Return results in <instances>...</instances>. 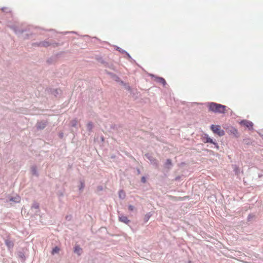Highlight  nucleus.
I'll return each instance as SVG.
<instances>
[{
  "instance_id": "f8f14e48",
  "label": "nucleus",
  "mask_w": 263,
  "mask_h": 263,
  "mask_svg": "<svg viewBox=\"0 0 263 263\" xmlns=\"http://www.w3.org/2000/svg\"><path fill=\"white\" fill-rule=\"evenodd\" d=\"M146 158L152 162H154V163H156L154 161L155 160L153 159V157L152 156H151L149 154H147L146 155Z\"/></svg>"
},
{
  "instance_id": "9d476101",
  "label": "nucleus",
  "mask_w": 263,
  "mask_h": 263,
  "mask_svg": "<svg viewBox=\"0 0 263 263\" xmlns=\"http://www.w3.org/2000/svg\"><path fill=\"white\" fill-rule=\"evenodd\" d=\"M157 81L160 83H162L163 85H164L166 83L165 80L162 78H158Z\"/></svg>"
},
{
  "instance_id": "f257e3e1",
  "label": "nucleus",
  "mask_w": 263,
  "mask_h": 263,
  "mask_svg": "<svg viewBox=\"0 0 263 263\" xmlns=\"http://www.w3.org/2000/svg\"><path fill=\"white\" fill-rule=\"evenodd\" d=\"M210 110L215 112L224 113L227 107L226 106L217 104L215 103H211L209 104Z\"/></svg>"
},
{
  "instance_id": "393cba45",
  "label": "nucleus",
  "mask_w": 263,
  "mask_h": 263,
  "mask_svg": "<svg viewBox=\"0 0 263 263\" xmlns=\"http://www.w3.org/2000/svg\"><path fill=\"white\" fill-rule=\"evenodd\" d=\"M253 215H249V218L250 219V218H251V217H253Z\"/></svg>"
},
{
  "instance_id": "4468645a",
  "label": "nucleus",
  "mask_w": 263,
  "mask_h": 263,
  "mask_svg": "<svg viewBox=\"0 0 263 263\" xmlns=\"http://www.w3.org/2000/svg\"><path fill=\"white\" fill-rule=\"evenodd\" d=\"M59 251V248L58 247H55L52 250V254H54V253H57Z\"/></svg>"
},
{
  "instance_id": "39448f33",
  "label": "nucleus",
  "mask_w": 263,
  "mask_h": 263,
  "mask_svg": "<svg viewBox=\"0 0 263 263\" xmlns=\"http://www.w3.org/2000/svg\"><path fill=\"white\" fill-rule=\"evenodd\" d=\"M119 219L120 221L126 224L129 221V220L128 219V218L126 216H124L121 214H119Z\"/></svg>"
},
{
  "instance_id": "0eeeda50",
  "label": "nucleus",
  "mask_w": 263,
  "mask_h": 263,
  "mask_svg": "<svg viewBox=\"0 0 263 263\" xmlns=\"http://www.w3.org/2000/svg\"><path fill=\"white\" fill-rule=\"evenodd\" d=\"M74 252L78 254L79 256L81 255L82 253V249L78 245H76L74 247Z\"/></svg>"
},
{
  "instance_id": "9b49d317",
  "label": "nucleus",
  "mask_w": 263,
  "mask_h": 263,
  "mask_svg": "<svg viewBox=\"0 0 263 263\" xmlns=\"http://www.w3.org/2000/svg\"><path fill=\"white\" fill-rule=\"evenodd\" d=\"M125 193L122 191H120L119 192V196L120 198L123 199L125 197Z\"/></svg>"
},
{
  "instance_id": "6ab92c4d",
  "label": "nucleus",
  "mask_w": 263,
  "mask_h": 263,
  "mask_svg": "<svg viewBox=\"0 0 263 263\" xmlns=\"http://www.w3.org/2000/svg\"><path fill=\"white\" fill-rule=\"evenodd\" d=\"M45 126V124L44 123H42V125H41V123H40L38 124V127L40 128H43Z\"/></svg>"
},
{
  "instance_id": "2eb2a0df",
  "label": "nucleus",
  "mask_w": 263,
  "mask_h": 263,
  "mask_svg": "<svg viewBox=\"0 0 263 263\" xmlns=\"http://www.w3.org/2000/svg\"><path fill=\"white\" fill-rule=\"evenodd\" d=\"M230 132L232 134H233L235 136H237V130L235 128H232Z\"/></svg>"
},
{
  "instance_id": "20e7f679",
  "label": "nucleus",
  "mask_w": 263,
  "mask_h": 263,
  "mask_svg": "<svg viewBox=\"0 0 263 263\" xmlns=\"http://www.w3.org/2000/svg\"><path fill=\"white\" fill-rule=\"evenodd\" d=\"M240 124L241 125L246 126L249 129H251L252 128L253 123L250 121H247V120H243L240 122Z\"/></svg>"
},
{
  "instance_id": "7ed1b4c3",
  "label": "nucleus",
  "mask_w": 263,
  "mask_h": 263,
  "mask_svg": "<svg viewBox=\"0 0 263 263\" xmlns=\"http://www.w3.org/2000/svg\"><path fill=\"white\" fill-rule=\"evenodd\" d=\"M39 212V205L37 203H34L32 206L31 209L28 212V214L31 216L34 215L37 216Z\"/></svg>"
},
{
  "instance_id": "b1692460",
  "label": "nucleus",
  "mask_w": 263,
  "mask_h": 263,
  "mask_svg": "<svg viewBox=\"0 0 263 263\" xmlns=\"http://www.w3.org/2000/svg\"><path fill=\"white\" fill-rule=\"evenodd\" d=\"M171 164V161L170 160H167L166 164Z\"/></svg>"
},
{
  "instance_id": "ddd939ff",
  "label": "nucleus",
  "mask_w": 263,
  "mask_h": 263,
  "mask_svg": "<svg viewBox=\"0 0 263 263\" xmlns=\"http://www.w3.org/2000/svg\"><path fill=\"white\" fill-rule=\"evenodd\" d=\"M151 216V214H150L149 213L146 214L144 217V220L145 222H147L149 220Z\"/></svg>"
},
{
  "instance_id": "dca6fc26",
  "label": "nucleus",
  "mask_w": 263,
  "mask_h": 263,
  "mask_svg": "<svg viewBox=\"0 0 263 263\" xmlns=\"http://www.w3.org/2000/svg\"><path fill=\"white\" fill-rule=\"evenodd\" d=\"M72 215H70V214L66 215V217H65L66 219L67 220H68V221H70V220H71V219H72Z\"/></svg>"
},
{
  "instance_id": "aec40b11",
  "label": "nucleus",
  "mask_w": 263,
  "mask_h": 263,
  "mask_svg": "<svg viewBox=\"0 0 263 263\" xmlns=\"http://www.w3.org/2000/svg\"><path fill=\"white\" fill-rule=\"evenodd\" d=\"M31 171H32V174H35L36 170H35V167H32Z\"/></svg>"
},
{
  "instance_id": "1a4fd4ad",
  "label": "nucleus",
  "mask_w": 263,
  "mask_h": 263,
  "mask_svg": "<svg viewBox=\"0 0 263 263\" xmlns=\"http://www.w3.org/2000/svg\"><path fill=\"white\" fill-rule=\"evenodd\" d=\"M21 200L20 197L18 196H15L14 197H11L10 198L9 201L13 202H18Z\"/></svg>"
},
{
  "instance_id": "6e6552de",
  "label": "nucleus",
  "mask_w": 263,
  "mask_h": 263,
  "mask_svg": "<svg viewBox=\"0 0 263 263\" xmlns=\"http://www.w3.org/2000/svg\"><path fill=\"white\" fill-rule=\"evenodd\" d=\"M17 255L18 257L21 259L22 261H25L26 257L24 252H23L22 251H18L17 252Z\"/></svg>"
},
{
  "instance_id": "412c9836",
  "label": "nucleus",
  "mask_w": 263,
  "mask_h": 263,
  "mask_svg": "<svg viewBox=\"0 0 263 263\" xmlns=\"http://www.w3.org/2000/svg\"><path fill=\"white\" fill-rule=\"evenodd\" d=\"M207 142H210V143H213V141L211 138H208Z\"/></svg>"
},
{
  "instance_id": "f03ea898",
  "label": "nucleus",
  "mask_w": 263,
  "mask_h": 263,
  "mask_svg": "<svg viewBox=\"0 0 263 263\" xmlns=\"http://www.w3.org/2000/svg\"><path fill=\"white\" fill-rule=\"evenodd\" d=\"M211 129L213 133L218 135L219 136H222L224 134V132L221 129L220 126L219 125H212Z\"/></svg>"
},
{
  "instance_id": "423d86ee",
  "label": "nucleus",
  "mask_w": 263,
  "mask_h": 263,
  "mask_svg": "<svg viewBox=\"0 0 263 263\" xmlns=\"http://www.w3.org/2000/svg\"><path fill=\"white\" fill-rule=\"evenodd\" d=\"M5 244L7 246L9 249H12L14 246L13 242L9 238L6 239L5 240Z\"/></svg>"
},
{
  "instance_id": "4be33fe9",
  "label": "nucleus",
  "mask_w": 263,
  "mask_h": 263,
  "mask_svg": "<svg viewBox=\"0 0 263 263\" xmlns=\"http://www.w3.org/2000/svg\"><path fill=\"white\" fill-rule=\"evenodd\" d=\"M141 181L143 182H145V178L144 177H142V179H141Z\"/></svg>"
},
{
  "instance_id": "a211bd4d",
  "label": "nucleus",
  "mask_w": 263,
  "mask_h": 263,
  "mask_svg": "<svg viewBox=\"0 0 263 263\" xmlns=\"http://www.w3.org/2000/svg\"><path fill=\"white\" fill-rule=\"evenodd\" d=\"M84 187V184L83 182H81L80 185L79 186V190L80 191H82L83 190V189Z\"/></svg>"
},
{
  "instance_id": "f3484780",
  "label": "nucleus",
  "mask_w": 263,
  "mask_h": 263,
  "mask_svg": "<svg viewBox=\"0 0 263 263\" xmlns=\"http://www.w3.org/2000/svg\"><path fill=\"white\" fill-rule=\"evenodd\" d=\"M128 209L129 211H133L135 210V208L134 206L132 205H128Z\"/></svg>"
},
{
  "instance_id": "5701e85b",
  "label": "nucleus",
  "mask_w": 263,
  "mask_h": 263,
  "mask_svg": "<svg viewBox=\"0 0 263 263\" xmlns=\"http://www.w3.org/2000/svg\"><path fill=\"white\" fill-rule=\"evenodd\" d=\"M25 212H26L25 209H23L22 210V215H23L24 213H25Z\"/></svg>"
}]
</instances>
